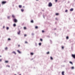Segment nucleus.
Wrapping results in <instances>:
<instances>
[{
	"mask_svg": "<svg viewBox=\"0 0 75 75\" xmlns=\"http://www.w3.org/2000/svg\"><path fill=\"white\" fill-rule=\"evenodd\" d=\"M48 6L49 7H52V4L51 2H50L48 5Z\"/></svg>",
	"mask_w": 75,
	"mask_h": 75,
	"instance_id": "f257e3e1",
	"label": "nucleus"
},
{
	"mask_svg": "<svg viewBox=\"0 0 75 75\" xmlns=\"http://www.w3.org/2000/svg\"><path fill=\"white\" fill-rule=\"evenodd\" d=\"M3 28H5V26H4L3 27Z\"/></svg>",
	"mask_w": 75,
	"mask_h": 75,
	"instance_id": "a19ab883",
	"label": "nucleus"
},
{
	"mask_svg": "<svg viewBox=\"0 0 75 75\" xmlns=\"http://www.w3.org/2000/svg\"><path fill=\"white\" fill-rule=\"evenodd\" d=\"M73 10H74V8H71L70 10V11H73Z\"/></svg>",
	"mask_w": 75,
	"mask_h": 75,
	"instance_id": "0eeeda50",
	"label": "nucleus"
},
{
	"mask_svg": "<svg viewBox=\"0 0 75 75\" xmlns=\"http://www.w3.org/2000/svg\"><path fill=\"white\" fill-rule=\"evenodd\" d=\"M12 54H15V55H16V52L15 51H13L12 52Z\"/></svg>",
	"mask_w": 75,
	"mask_h": 75,
	"instance_id": "20e7f679",
	"label": "nucleus"
},
{
	"mask_svg": "<svg viewBox=\"0 0 75 75\" xmlns=\"http://www.w3.org/2000/svg\"><path fill=\"white\" fill-rule=\"evenodd\" d=\"M0 37H1L0 36Z\"/></svg>",
	"mask_w": 75,
	"mask_h": 75,
	"instance_id": "8fccbe9b",
	"label": "nucleus"
},
{
	"mask_svg": "<svg viewBox=\"0 0 75 75\" xmlns=\"http://www.w3.org/2000/svg\"><path fill=\"white\" fill-rule=\"evenodd\" d=\"M8 29H9V28L8 27H7L6 29L7 30H8Z\"/></svg>",
	"mask_w": 75,
	"mask_h": 75,
	"instance_id": "bb28decb",
	"label": "nucleus"
},
{
	"mask_svg": "<svg viewBox=\"0 0 75 75\" xmlns=\"http://www.w3.org/2000/svg\"><path fill=\"white\" fill-rule=\"evenodd\" d=\"M6 67H8V68H10V66L8 65H7L6 66Z\"/></svg>",
	"mask_w": 75,
	"mask_h": 75,
	"instance_id": "4be33fe9",
	"label": "nucleus"
},
{
	"mask_svg": "<svg viewBox=\"0 0 75 75\" xmlns=\"http://www.w3.org/2000/svg\"><path fill=\"white\" fill-rule=\"evenodd\" d=\"M57 1L58 0H55L56 2H57Z\"/></svg>",
	"mask_w": 75,
	"mask_h": 75,
	"instance_id": "37998d69",
	"label": "nucleus"
},
{
	"mask_svg": "<svg viewBox=\"0 0 75 75\" xmlns=\"http://www.w3.org/2000/svg\"><path fill=\"white\" fill-rule=\"evenodd\" d=\"M13 21L15 23H17V20L16 18H14L13 19Z\"/></svg>",
	"mask_w": 75,
	"mask_h": 75,
	"instance_id": "7ed1b4c3",
	"label": "nucleus"
},
{
	"mask_svg": "<svg viewBox=\"0 0 75 75\" xmlns=\"http://www.w3.org/2000/svg\"><path fill=\"white\" fill-rule=\"evenodd\" d=\"M30 54L31 55H34V53L31 52L30 53Z\"/></svg>",
	"mask_w": 75,
	"mask_h": 75,
	"instance_id": "9b49d317",
	"label": "nucleus"
},
{
	"mask_svg": "<svg viewBox=\"0 0 75 75\" xmlns=\"http://www.w3.org/2000/svg\"><path fill=\"white\" fill-rule=\"evenodd\" d=\"M43 17H44V18H45L44 16H43Z\"/></svg>",
	"mask_w": 75,
	"mask_h": 75,
	"instance_id": "de8ad7c7",
	"label": "nucleus"
},
{
	"mask_svg": "<svg viewBox=\"0 0 75 75\" xmlns=\"http://www.w3.org/2000/svg\"><path fill=\"white\" fill-rule=\"evenodd\" d=\"M50 58L51 60H52L53 59V58H52V57H50Z\"/></svg>",
	"mask_w": 75,
	"mask_h": 75,
	"instance_id": "dca6fc26",
	"label": "nucleus"
},
{
	"mask_svg": "<svg viewBox=\"0 0 75 75\" xmlns=\"http://www.w3.org/2000/svg\"><path fill=\"white\" fill-rule=\"evenodd\" d=\"M7 18H8V19H10V16H8Z\"/></svg>",
	"mask_w": 75,
	"mask_h": 75,
	"instance_id": "2eb2a0df",
	"label": "nucleus"
},
{
	"mask_svg": "<svg viewBox=\"0 0 75 75\" xmlns=\"http://www.w3.org/2000/svg\"><path fill=\"white\" fill-rule=\"evenodd\" d=\"M21 33V31L20 30H19L18 32H17V34L18 35H20V33Z\"/></svg>",
	"mask_w": 75,
	"mask_h": 75,
	"instance_id": "f03ea898",
	"label": "nucleus"
},
{
	"mask_svg": "<svg viewBox=\"0 0 75 75\" xmlns=\"http://www.w3.org/2000/svg\"><path fill=\"white\" fill-rule=\"evenodd\" d=\"M12 17H13V18H15V16H14V15H12Z\"/></svg>",
	"mask_w": 75,
	"mask_h": 75,
	"instance_id": "4468645a",
	"label": "nucleus"
},
{
	"mask_svg": "<svg viewBox=\"0 0 75 75\" xmlns=\"http://www.w3.org/2000/svg\"><path fill=\"white\" fill-rule=\"evenodd\" d=\"M35 46H37V43H35Z\"/></svg>",
	"mask_w": 75,
	"mask_h": 75,
	"instance_id": "393cba45",
	"label": "nucleus"
},
{
	"mask_svg": "<svg viewBox=\"0 0 75 75\" xmlns=\"http://www.w3.org/2000/svg\"><path fill=\"white\" fill-rule=\"evenodd\" d=\"M19 7L20 8H21V7H22V5H19Z\"/></svg>",
	"mask_w": 75,
	"mask_h": 75,
	"instance_id": "9d476101",
	"label": "nucleus"
},
{
	"mask_svg": "<svg viewBox=\"0 0 75 75\" xmlns=\"http://www.w3.org/2000/svg\"><path fill=\"white\" fill-rule=\"evenodd\" d=\"M25 44H28V42H27V41H25Z\"/></svg>",
	"mask_w": 75,
	"mask_h": 75,
	"instance_id": "c85d7f7f",
	"label": "nucleus"
},
{
	"mask_svg": "<svg viewBox=\"0 0 75 75\" xmlns=\"http://www.w3.org/2000/svg\"><path fill=\"white\" fill-rule=\"evenodd\" d=\"M27 28L25 27H24V30H25Z\"/></svg>",
	"mask_w": 75,
	"mask_h": 75,
	"instance_id": "c756f323",
	"label": "nucleus"
},
{
	"mask_svg": "<svg viewBox=\"0 0 75 75\" xmlns=\"http://www.w3.org/2000/svg\"><path fill=\"white\" fill-rule=\"evenodd\" d=\"M40 41H41V42H42V39L41 38L40 39Z\"/></svg>",
	"mask_w": 75,
	"mask_h": 75,
	"instance_id": "cd10ccee",
	"label": "nucleus"
},
{
	"mask_svg": "<svg viewBox=\"0 0 75 75\" xmlns=\"http://www.w3.org/2000/svg\"><path fill=\"white\" fill-rule=\"evenodd\" d=\"M69 62L70 64H71L72 65H73V63H72V62Z\"/></svg>",
	"mask_w": 75,
	"mask_h": 75,
	"instance_id": "ddd939ff",
	"label": "nucleus"
},
{
	"mask_svg": "<svg viewBox=\"0 0 75 75\" xmlns=\"http://www.w3.org/2000/svg\"><path fill=\"white\" fill-rule=\"evenodd\" d=\"M55 19H56V20H58V19H57V18H55Z\"/></svg>",
	"mask_w": 75,
	"mask_h": 75,
	"instance_id": "79ce46f5",
	"label": "nucleus"
},
{
	"mask_svg": "<svg viewBox=\"0 0 75 75\" xmlns=\"http://www.w3.org/2000/svg\"><path fill=\"white\" fill-rule=\"evenodd\" d=\"M20 47V45H18V47Z\"/></svg>",
	"mask_w": 75,
	"mask_h": 75,
	"instance_id": "ea45409f",
	"label": "nucleus"
},
{
	"mask_svg": "<svg viewBox=\"0 0 75 75\" xmlns=\"http://www.w3.org/2000/svg\"><path fill=\"white\" fill-rule=\"evenodd\" d=\"M23 8H25V6H23Z\"/></svg>",
	"mask_w": 75,
	"mask_h": 75,
	"instance_id": "c03bdc74",
	"label": "nucleus"
},
{
	"mask_svg": "<svg viewBox=\"0 0 75 75\" xmlns=\"http://www.w3.org/2000/svg\"><path fill=\"white\" fill-rule=\"evenodd\" d=\"M37 1H38V0H36Z\"/></svg>",
	"mask_w": 75,
	"mask_h": 75,
	"instance_id": "09e8293b",
	"label": "nucleus"
},
{
	"mask_svg": "<svg viewBox=\"0 0 75 75\" xmlns=\"http://www.w3.org/2000/svg\"><path fill=\"white\" fill-rule=\"evenodd\" d=\"M17 52H18V53H19V54H20L21 53V52H20V50H17Z\"/></svg>",
	"mask_w": 75,
	"mask_h": 75,
	"instance_id": "6e6552de",
	"label": "nucleus"
},
{
	"mask_svg": "<svg viewBox=\"0 0 75 75\" xmlns=\"http://www.w3.org/2000/svg\"><path fill=\"white\" fill-rule=\"evenodd\" d=\"M0 57H1V56H0Z\"/></svg>",
	"mask_w": 75,
	"mask_h": 75,
	"instance_id": "a18cd8bd",
	"label": "nucleus"
},
{
	"mask_svg": "<svg viewBox=\"0 0 75 75\" xmlns=\"http://www.w3.org/2000/svg\"><path fill=\"white\" fill-rule=\"evenodd\" d=\"M5 63H8V61H5Z\"/></svg>",
	"mask_w": 75,
	"mask_h": 75,
	"instance_id": "412c9836",
	"label": "nucleus"
},
{
	"mask_svg": "<svg viewBox=\"0 0 75 75\" xmlns=\"http://www.w3.org/2000/svg\"><path fill=\"white\" fill-rule=\"evenodd\" d=\"M47 54H50V52H48L46 53Z\"/></svg>",
	"mask_w": 75,
	"mask_h": 75,
	"instance_id": "5701e85b",
	"label": "nucleus"
},
{
	"mask_svg": "<svg viewBox=\"0 0 75 75\" xmlns=\"http://www.w3.org/2000/svg\"><path fill=\"white\" fill-rule=\"evenodd\" d=\"M38 26H36L35 27V28L36 29H38Z\"/></svg>",
	"mask_w": 75,
	"mask_h": 75,
	"instance_id": "a211bd4d",
	"label": "nucleus"
},
{
	"mask_svg": "<svg viewBox=\"0 0 75 75\" xmlns=\"http://www.w3.org/2000/svg\"><path fill=\"white\" fill-rule=\"evenodd\" d=\"M66 38L67 39H68V38H69L68 37V36H67V37H66Z\"/></svg>",
	"mask_w": 75,
	"mask_h": 75,
	"instance_id": "473e14b6",
	"label": "nucleus"
},
{
	"mask_svg": "<svg viewBox=\"0 0 75 75\" xmlns=\"http://www.w3.org/2000/svg\"><path fill=\"white\" fill-rule=\"evenodd\" d=\"M34 35V33H32V35Z\"/></svg>",
	"mask_w": 75,
	"mask_h": 75,
	"instance_id": "7c9ffc66",
	"label": "nucleus"
},
{
	"mask_svg": "<svg viewBox=\"0 0 75 75\" xmlns=\"http://www.w3.org/2000/svg\"><path fill=\"white\" fill-rule=\"evenodd\" d=\"M72 57L73 58H74V59H75V54H72Z\"/></svg>",
	"mask_w": 75,
	"mask_h": 75,
	"instance_id": "423d86ee",
	"label": "nucleus"
},
{
	"mask_svg": "<svg viewBox=\"0 0 75 75\" xmlns=\"http://www.w3.org/2000/svg\"><path fill=\"white\" fill-rule=\"evenodd\" d=\"M2 61V59H0V62H1Z\"/></svg>",
	"mask_w": 75,
	"mask_h": 75,
	"instance_id": "72a5a7b5",
	"label": "nucleus"
},
{
	"mask_svg": "<svg viewBox=\"0 0 75 75\" xmlns=\"http://www.w3.org/2000/svg\"><path fill=\"white\" fill-rule=\"evenodd\" d=\"M55 15H56V16H59V13H57L55 14Z\"/></svg>",
	"mask_w": 75,
	"mask_h": 75,
	"instance_id": "6ab92c4d",
	"label": "nucleus"
},
{
	"mask_svg": "<svg viewBox=\"0 0 75 75\" xmlns=\"http://www.w3.org/2000/svg\"><path fill=\"white\" fill-rule=\"evenodd\" d=\"M42 33H44V31L43 30L42 31Z\"/></svg>",
	"mask_w": 75,
	"mask_h": 75,
	"instance_id": "4c0bfd02",
	"label": "nucleus"
},
{
	"mask_svg": "<svg viewBox=\"0 0 75 75\" xmlns=\"http://www.w3.org/2000/svg\"><path fill=\"white\" fill-rule=\"evenodd\" d=\"M14 27H16V24H14L13 25Z\"/></svg>",
	"mask_w": 75,
	"mask_h": 75,
	"instance_id": "a878e982",
	"label": "nucleus"
},
{
	"mask_svg": "<svg viewBox=\"0 0 75 75\" xmlns=\"http://www.w3.org/2000/svg\"><path fill=\"white\" fill-rule=\"evenodd\" d=\"M64 47L63 46H62V49H64Z\"/></svg>",
	"mask_w": 75,
	"mask_h": 75,
	"instance_id": "e433bc0d",
	"label": "nucleus"
},
{
	"mask_svg": "<svg viewBox=\"0 0 75 75\" xmlns=\"http://www.w3.org/2000/svg\"><path fill=\"white\" fill-rule=\"evenodd\" d=\"M39 46H41V43H39Z\"/></svg>",
	"mask_w": 75,
	"mask_h": 75,
	"instance_id": "f3484780",
	"label": "nucleus"
},
{
	"mask_svg": "<svg viewBox=\"0 0 75 75\" xmlns=\"http://www.w3.org/2000/svg\"><path fill=\"white\" fill-rule=\"evenodd\" d=\"M8 40H11V39H10V38H8Z\"/></svg>",
	"mask_w": 75,
	"mask_h": 75,
	"instance_id": "c9c22d12",
	"label": "nucleus"
},
{
	"mask_svg": "<svg viewBox=\"0 0 75 75\" xmlns=\"http://www.w3.org/2000/svg\"><path fill=\"white\" fill-rule=\"evenodd\" d=\"M5 50H6V51L7 50H8V47H6L5 48Z\"/></svg>",
	"mask_w": 75,
	"mask_h": 75,
	"instance_id": "f8f14e48",
	"label": "nucleus"
},
{
	"mask_svg": "<svg viewBox=\"0 0 75 75\" xmlns=\"http://www.w3.org/2000/svg\"><path fill=\"white\" fill-rule=\"evenodd\" d=\"M15 75H16V74H15Z\"/></svg>",
	"mask_w": 75,
	"mask_h": 75,
	"instance_id": "3c124183",
	"label": "nucleus"
},
{
	"mask_svg": "<svg viewBox=\"0 0 75 75\" xmlns=\"http://www.w3.org/2000/svg\"><path fill=\"white\" fill-rule=\"evenodd\" d=\"M65 12H68V10H66L65 11Z\"/></svg>",
	"mask_w": 75,
	"mask_h": 75,
	"instance_id": "2f4dec72",
	"label": "nucleus"
},
{
	"mask_svg": "<svg viewBox=\"0 0 75 75\" xmlns=\"http://www.w3.org/2000/svg\"><path fill=\"white\" fill-rule=\"evenodd\" d=\"M71 69H74V67H72L71 68Z\"/></svg>",
	"mask_w": 75,
	"mask_h": 75,
	"instance_id": "f704fd0d",
	"label": "nucleus"
},
{
	"mask_svg": "<svg viewBox=\"0 0 75 75\" xmlns=\"http://www.w3.org/2000/svg\"><path fill=\"white\" fill-rule=\"evenodd\" d=\"M31 23H34V21H33V20H32V21H31Z\"/></svg>",
	"mask_w": 75,
	"mask_h": 75,
	"instance_id": "b1692460",
	"label": "nucleus"
},
{
	"mask_svg": "<svg viewBox=\"0 0 75 75\" xmlns=\"http://www.w3.org/2000/svg\"><path fill=\"white\" fill-rule=\"evenodd\" d=\"M1 7V5L0 4V7Z\"/></svg>",
	"mask_w": 75,
	"mask_h": 75,
	"instance_id": "49530a36",
	"label": "nucleus"
},
{
	"mask_svg": "<svg viewBox=\"0 0 75 75\" xmlns=\"http://www.w3.org/2000/svg\"><path fill=\"white\" fill-rule=\"evenodd\" d=\"M24 36H25V37H26V36H27V35H26V34L25 35H24Z\"/></svg>",
	"mask_w": 75,
	"mask_h": 75,
	"instance_id": "58836bf2",
	"label": "nucleus"
},
{
	"mask_svg": "<svg viewBox=\"0 0 75 75\" xmlns=\"http://www.w3.org/2000/svg\"><path fill=\"white\" fill-rule=\"evenodd\" d=\"M62 75H64V71H63L62 72Z\"/></svg>",
	"mask_w": 75,
	"mask_h": 75,
	"instance_id": "aec40b11",
	"label": "nucleus"
},
{
	"mask_svg": "<svg viewBox=\"0 0 75 75\" xmlns=\"http://www.w3.org/2000/svg\"><path fill=\"white\" fill-rule=\"evenodd\" d=\"M2 3L3 4H6V1H3L2 2Z\"/></svg>",
	"mask_w": 75,
	"mask_h": 75,
	"instance_id": "39448f33",
	"label": "nucleus"
},
{
	"mask_svg": "<svg viewBox=\"0 0 75 75\" xmlns=\"http://www.w3.org/2000/svg\"><path fill=\"white\" fill-rule=\"evenodd\" d=\"M21 12H23V11H24V9H21Z\"/></svg>",
	"mask_w": 75,
	"mask_h": 75,
	"instance_id": "1a4fd4ad",
	"label": "nucleus"
}]
</instances>
